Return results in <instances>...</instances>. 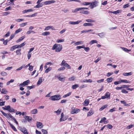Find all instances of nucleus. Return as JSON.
<instances>
[{"label":"nucleus","instance_id":"10","mask_svg":"<svg viewBox=\"0 0 134 134\" xmlns=\"http://www.w3.org/2000/svg\"><path fill=\"white\" fill-rule=\"evenodd\" d=\"M106 119V118L105 117H103L102 118L101 120L99 121L100 123H102L103 122L104 124H106L108 122V120L105 121Z\"/></svg>","mask_w":134,"mask_h":134},{"label":"nucleus","instance_id":"49","mask_svg":"<svg viewBox=\"0 0 134 134\" xmlns=\"http://www.w3.org/2000/svg\"><path fill=\"white\" fill-rule=\"evenodd\" d=\"M64 39H58L56 41L58 43H60L63 42L64 41Z\"/></svg>","mask_w":134,"mask_h":134},{"label":"nucleus","instance_id":"56","mask_svg":"<svg viewBox=\"0 0 134 134\" xmlns=\"http://www.w3.org/2000/svg\"><path fill=\"white\" fill-rule=\"evenodd\" d=\"M26 44V43L25 42H24L21 43L19 45L20 48H21L23 47V46H25Z\"/></svg>","mask_w":134,"mask_h":134},{"label":"nucleus","instance_id":"18","mask_svg":"<svg viewBox=\"0 0 134 134\" xmlns=\"http://www.w3.org/2000/svg\"><path fill=\"white\" fill-rule=\"evenodd\" d=\"M80 13L82 14H87L89 13V12L87 10H81L80 12Z\"/></svg>","mask_w":134,"mask_h":134},{"label":"nucleus","instance_id":"25","mask_svg":"<svg viewBox=\"0 0 134 134\" xmlns=\"http://www.w3.org/2000/svg\"><path fill=\"white\" fill-rule=\"evenodd\" d=\"M43 5L42 3H38L35 6L34 8H39L40 7H42Z\"/></svg>","mask_w":134,"mask_h":134},{"label":"nucleus","instance_id":"12","mask_svg":"<svg viewBox=\"0 0 134 134\" xmlns=\"http://www.w3.org/2000/svg\"><path fill=\"white\" fill-rule=\"evenodd\" d=\"M36 125L37 127L40 129L42 128L43 127L42 123L40 122H37Z\"/></svg>","mask_w":134,"mask_h":134},{"label":"nucleus","instance_id":"19","mask_svg":"<svg viewBox=\"0 0 134 134\" xmlns=\"http://www.w3.org/2000/svg\"><path fill=\"white\" fill-rule=\"evenodd\" d=\"M26 120H27L28 121L30 122L32 120L31 117H30L27 116H25L24 117Z\"/></svg>","mask_w":134,"mask_h":134},{"label":"nucleus","instance_id":"46","mask_svg":"<svg viewBox=\"0 0 134 134\" xmlns=\"http://www.w3.org/2000/svg\"><path fill=\"white\" fill-rule=\"evenodd\" d=\"M51 69L52 68L49 67L46 70L45 72L46 73H48L51 70Z\"/></svg>","mask_w":134,"mask_h":134},{"label":"nucleus","instance_id":"27","mask_svg":"<svg viewBox=\"0 0 134 134\" xmlns=\"http://www.w3.org/2000/svg\"><path fill=\"white\" fill-rule=\"evenodd\" d=\"M93 31V30L92 29H90V30H83L82 31H81V33H82L84 32H91V31Z\"/></svg>","mask_w":134,"mask_h":134},{"label":"nucleus","instance_id":"40","mask_svg":"<svg viewBox=\"0 0 134 134\" xmlns=\"http://www.w3.org/2000/svg\"><path fill=\"white\" fill-rule=\"evenodd\" d=\"M122 11L121 10H118L116 11H114V14H117L121 13Z\"/></svg>","mask_w":134,"mask_h":134},{"label":"nucleus","instance_id":"28","mask_svg":"<svg viewBox=\"0 0 134 134\" xmlns=\"http://www.w3.org/2000/svg\"><path fill=\"white\" fill-rule=\"evenodd\" d=\"M61 117L60 119V122H61L62 121H65L66 120V119H62L64 116V114L63 113H61Z\"/></svg>","mask_w":134,"mask_h":134},{"label":"nucleus","instance_id":"59","mask_svg":"<svg viewBox=\"0 0 134 134\" xmlns=\"http://www.w3.org/2000/svg\"><path fill=\"white\" fill-rule=\"evenodd\" d=\"M12 8L11 6H9L8 7H7L5 8V11H7L9 10H10L12 9Z\"/></svg>","mask_w":134,"mask_h":134},{"label":"nucleus","instance_id":"37","mask_svg":"<svg viewBox=\"0 0 134 134\" xmlns=\"http://www.w3.org/2000/svg\"><path fill=\"white\" fill-rule=\"evenodd\" d=\"M97 41L96 40H92L89 43V44L90 45H92V44L96 43H97Z\"/></svg>","mask_w":134,"mask_h":134},{"label":"nucleus","instance_id":"35","mask_svg":"<svg viewBox=\"0 0 134 134\" xmlns=\"http://www.w3.org/2000/svg\"><path fill=\"white\" fill-rule=\"evenodd\" d=\"M121 48L122 49L123 51H125V52H128L130 51H131V50L128 49L127 48H124V47H121Z\"/></svg>","mask_w":134,"mask_h":134},{"label":"nucleus","instance_id":"26","mask_svg":"<svg viewBox=\"0 0 134 134\" xmlns=\"http://www.w3.org/2000/svg\"><path fill=\"white\" fill-rule=\"evenodd\" d=\"M132 72H130L128 73L124 72L123 73V75L125 76H127L129 75H132Z\"/></svg>","mask_w":134,"mask_h":134},{"label":"nucleus","instance_id":"29","mask_svg":"<svg viewBox=\"0 0 134 134\" xmlns=\"http://www.w3.org/2000/svg\"><path fill=\"white\" fill-rule=\"evenodd\" d=\"M81 10L80 8H76L74 10H73L72 12L74 13H76L77 11Z\"/></svg>","mask_w":134,"mask_h":134},{"label":"nucleus","instance_id":"51","mask_svg":"<svg viewBox=\"0 0 134 134\" xmlns=\"http://www.w3.org/2000/svg\"><path fill=\"white\" fill-rule=\"evenodd\" d=\"M79 87V86L78 84H75L72 86V88L73 89H75L76 88L78 87Z\"/></svg>","mask_w":134,"mask_h":134},{"label":"nucleus","instance_id":"60","mask_svg":"<svg viewBox=\"0 0 134 134\" xmlns=\"http://www.w3.org/2000/svg\"><path fill=\"white\" fill-rule=\"evenodd\" d=\"M42 82V79L40 77L39 79L37 84H41Z\"/></svg>","mask_w":134,"mask_h":134},{"label":"nucleus","instance_id":"30","mask_svg":"<svg viewBox=\"0 0 134 134\" xmlns=\"http://www.w3.org/2000/svg\"><path fill=\"white\" fill-rule=\"evenodd\" d=\"M5 107H3L2 108L4 110H7L8 111L9 110L10 108V105H8L5 106Z\"/></svg>","mask_w":134,"mask_h":134},{"label":"nucleus","instance_id":"11","mask_svg":"<svg viewBox=\"0 0 134 134\" xmlns=\"http://www.w3.org/2000/svg\"><path fill=\"white\" fill-rule=\"evenodd\" d=\"M20 130L24 134H28V132H27V130L25 128L23 127L21 128Z\"/></svg>","mask_w":134,"mask_h":134},{"label":"nucleus","instance_id":"13","mask_svg":"<svg viewBox=\"0 0 134 134\" xmlns=\"http://www.w3.org/2000/svg\"><path fill=\"white\" fill-rule=\"evenodd\" d=\"M92 81L91 79H88V80H86V79H84L83 80H82L81 81V82H90L91 83L92 82Z\"/></svg>","mask_w":134,"mask_h":134},{"label":"nucleus","instance_id":"45","mask_svg":"<svg viewBox=\"0 0 134 134\" xmlns=\"http://www.w3.org/2000/svg\"><path fill=\"white\" fill-rule=\"evenodd\" d=\"M8 92L5 89H2V91H1V93L2 94H6Z\"/></svg>","mask_w":134,"mask_h":134},{"label":"nucleus","instance_id":"42","mask_svg":"<svg viewBox=\"0 0 134 134\" xmlns=\"http://www.w3.org/2000/svg\"><path fill=\"white\" fill-rule=\"evenodd\" d=\"M113 79L112 77H110L107 78V82L108 83H109L111 82L112 81Z\"/></svg>","mask_w":134,"mask_h":134},{"label":"nucleus","instance_id":"21","mask_svg":"<svg viewBox=\"0 0 134 134\" xmlns=\"http://www.w3.org/2000/svg\"><path fill=\"white\" fill-rule=\"evenodd\" d=\"M9 124L10 125V126L11 127L12 129L13 130L15 131H17V130L15 127L13 125H12L10 122H9Z\"/></svg>","mask_w":134,"mask_h":134},{"label":"nucleus","instance_id":"7","mask_svg":"<svg viewBox=\"0 0 134 134\" xmlns=\"http://www.w3.org/2000/svg\"><path fill=\"white\" fill-rule=\"evenodd\" d=\"M80 110L78 108H75L72 109L71 112V113L72 114H76L79 112Z\"/></svg>","mask_w":134,"mask_h":134},{"label":"nucleus","instance_id":"6","mask_svg":"<svg viewBox=\"0 0 134 134\" xmlns=\"http://www.w3.org/2000/svg\"><path fill=\"white\" fill-rule=\"evenodd\" d=\"M130 83V82H129L127 80H120L119 81H115L114 82V84H119L120 83Z\"/></svg>","mask_w":134,"mask_h":134},{"label":"nucleus","instance_id":"62","mask_svg":"<svg viewBox=\"0 0 134 134\" xmlns=\"http://www.w3.org/2000/svg\"><path fill=\"white\" fill-rule=\"evenodd\" d=\"M133 125H130L127 126V129H130L132 128L133 127Z\"/></svg>","mask_w":134,"mask_h":134},{"label":"nucleus","instance_id":"9","mask_svg":"<svg viewBox=\"0 0 134 134\" xmlns=\"http://www.w3.org/2000/svg\"><path fill=\"white\" fill-rule=\"evenodd\" d=\"M81 22L82 21L81 20H78L77 21L75 22L70 21L69 22V23L71 25H75L77 24H79V23Z\"/></svg>","mask_w":134,"mask_h":134},{"label":"nucleus","instance_id":"41","mask_svg":"<svg viewBox=\"0 0 134 134\" xmlns=\"http://www.w3.org/2000/svg\"><path fill=\"white\" fill-rule=\"evenodd\" d=\"M22 29L19 28L17 30H16L15 32V34H16L20 32L21 31H22Z\"/></svg>","mask_w":134,"mask_h":134},{"label":"nucleus","instance_id":"15","mask_svg":"<svg viewBox=\"0 0 134 134\" xmlns=\"http://www.w3.org/2000/svg\"><path fill=\"white\" fill-rule=\"evenodd\" d=\"M89 100L88 99H86L83 103V104L84 106H87L89 103Z\"/></svg>","mask_w":134,"mask_h":134},{"label":"nucleus","instance_id":"43","mask_svg":"<svg viewBox=\"0 0 134 134\" xmlns=\"http://www.w3.org/2000/svg\"><path fill=\"white\" fill-rule=\"evenodd\" d=\"M83 48L84 49V50L86 51L87 52L90 49V48L89 47H85L84 46V45H83Z\"/></svg>","mask_w":134,"mask_h":134},{"label":"nucleus","instance_id":"50","mask_svg":"<svg viewBox=\"0 0 134 134\" xmlns=\"http://www.w3.org/2000/svg\"><path fill=\"white\" fill-rule=\"evenodd\" d=\"M10 112H15V110L12 108H10L8 110Z\"/></svg>","mask_w":134,"mask_h":134},{"label":"nucleus","instance_id":"54","mask_svg":"<svg viewBox=\"0 0 134 134\" xmlns=\"http://www.w3.org/2000/svg\"><path fill=\"white\" fill-rule=\"evenodd\" d=\"M67 1L69 2L71 1H75L79 3L81 2V1L79 0H67Z\"/></svg>","mask_w":134,"mask_h":134},{"label":"nucleus","instance_id":"57","mask_svg":"<svg viewBox=\"0 0 134 134\" xmlns=\"http://www.w3.org/2000/svg\"><path fill=\"white\" fill-rule=\"evenodd\" d=\"M113 126L110 124H108L107 125V127L110 129H111L113 128Z\"/></svg>","mask_w":134,"mask_h":134},{"label":"nucleus","instance_id":"14","mask_svg":"<svg viewBox=\"0 0 134 134\" xmlns=\"http://www.w3.org/2000/svg\"><path fill=\"white\" fill-rule=\"evenodd\" d=\"M96 35H98L100 37L103 38L104 37L105 33L104 32H102L100 33H97L96 34Z\"/></svg>","mask_w":134,"mask_h":134},{"label":"nucleus","instance_id":"64","mask_svg":"<svg viewBox=\"0 0 134 134\" xmlns=\"http://www.w3.org/2000/svg\"><path fill=\"white\" fill-rule=\"evenodd\" d=\"M65 68L64 67H62L59 68L58 69V71L63 70L65 69Z\"/></svg>","mask_w":134,"mask_h":134},{"label":"nucleus","instance_id":"44","mask_svg":"<svg viewBox=\"0 0 134 134\" xmlns=\"http://www.w3.org/2000/svg\"><path fill=\"white\" fill-rule=\"evenodd\" d=\"M21 51V49H18L16 50V54L17 55H19L21 54V53L20 52Z\"/></svg>","mask_w":134,"mask_h":134},{"label":"nucleus","instance_id":"24","mask_svg":"<svg viewBox=\"0 0 134 134\" xmlns=\"http://www.w3.org/2000/svg\"><path fill=\"white\" fill-rule=\"evenodd\" d=\"M93 24L91 23H85L83 24V26H93Z\"/></svg>","mask_w":134,"mask_h":134},{"label":"nucleus","instance_id":"32","mask_svg":"<svg viewBox=\"0 0 134 134\" xmlns=\"http://www.w3.org/2000/svg\"><path fill=\"white\" fill-rule=\"evenodd\" d=\"M86 21L87 22L91 23H94L95 22V20L91 19H87L86 20Z\"/></svg>","mask_w":134,"mask_h":134},{"label":"nucleus","instance_id":"47","mask_svg":"<svg viewBox=\"0 0 134 134\" xmlns=\"http://www.w3.org/2000/svg\"><path fill=\"white\" fill-rule=\"evenodd\" d=\"M71 92H69V93L66 94H65L63 96V98H65L67 97H68V96H69L70 95H71Z\"/></svg>","mask_w":134,"mask_h":134},{"label":"nucleus","instance_id":"16","mask_svg":"<svg viewBox=\"0 0 134 134\" xmlns=\"http://www.w3.org/2000/svg\"><path fill=\"white\" fill-rule=\"evenodd\" d=\"M25 37V36L24 35L20 38L18 40L16 41V43H18L22 41Z\"/></svg>","mask_w":134,"mask_h":134},{"label":"nucleus","instance_id":"4","mask_svg":"<svg viewBox=\"0 0 134 134\" xmlns=\"http://www.w3.org/2000/svg\"><path fill=\"white\" fill-rule=\"evenodd\" d=\"M60 96L59 94H57L51 96L50 98L51 100H58L60 99Z\"/></svg>","mask_w":134,"mask_h":134},{"label":"nucleus","instance_id":"36","mask_svg":"<svg viewBox=\"0 0 134 134\" xmlns=\"http://www.w3.org/2000/svg\"><path fill=\"white\" fill-rule=\"evenodd\" d=\"M50 33L48 31H46L42 33V35L43 36H46L50 34Z\"/></svg>","mask_w":134,"mask_h":134},{"label":"nucleus","instance_id":"61","mask_svg":"<svg viewBox=\"0 0 134 134\" xmlns=\"http://www.w3.org/2000/svg\"><path fill=\"white\" fill-rule=\"evenodd\" d=\"M116 108H114L112 109H110L109 111V112H112L115 110Z\"/></svg>","mask_w":134,"mask_h":134},{"label":"nucleus","instance_id":"3","mask_svg":"<svg viewBox=\"0 0 134 134\" xmlns=\"http://www.w3.org/2000/svg\"><path fill=\"white\" fill-rule=\"evenodd\" d=\"M98 2L96 0L92 2H90V8L91 9L93 8L94 7H96L98 5Z\"/></svg>","mask_w":134,"mask_h":134},{"label":"nucleus","instance_id":"38","mask_svg":"<svg viewBox=\"0 0 134 134\" xmlns=\"http://www.w3.org/2000/svg\"><path fill=\"white\" fill-rule=\"evenodd\" d=\"M58 77L59 80L62 81H63L65 80V78L61 77L59 76H58Z\"/></svg>","mask_w":134,"mask_h":134},{"label":"nucleus","instance_id":"39","mask_svg":"<svg viewBox=\"0 0 134 134\" xmlns=\"http://www.w3.org/2000/svg\"><path fill=\"white\" fill-rule=\"evenodd\" d=\"M108 105H104L99 110L100 111L103 110L104 109L107 107Z\"/></svg>","mask_w":134,"mask_h":134},{"label":"nucleus","instance_id":"1","mask_svg":"<svg viewBox=\"0 0 134 134\" xmlns=\"http://www.w3.org/2000/svg\"><path fill=\"white\" fill-rule=\"evenodd\" d=\"M52 49V50H55L56 52H59L62 50V46L61 44L55 43L53 46Z\"/></svg>","mask_w":134,"mask_h":134},{"label":"nucleus","instance_id":"20","mask_svg":"<svg viewBox=\"0 0 134 134\" xmlns=\"http://www.w3.org/2000/svg\"><path fill=\"white\" fill-rule=\"evenodd\" d=\"M33 10L32 9H30L27 10H23L22 11V13H27L28 12H30L33 11Z\"/></svg>","mask_w":134,"mask_h":134},{"label":"nucleus","instance_id":"17","mask_svg":"<svg viewBox=\"0 0 134 134\" xmlns=\"http://www.w3.org/2000/svg\"><path fill=\"white\" fill-rule=\"evenodd\" d=\"M1 112L2 114L3 115L6 117L7 118H9V113H6L4 112L3 111H1Z\"/></svg>","mask_w":134,"mask_h":134},{"label":"nucleus","instance_id":"63","mask_svg":"<svg viewBox=\"0 0 134 134\" xmlns=\"http://www.w3.org/2000/svg\"><path fill=\"white\" fill-rule=\"evenodd\" d=\"M27 23H24L21 24L20 25V26L21 27H23L25 26L27 24Z\"/></svg>","mask_w":134,"mask_h":134},{"label":"nucleus","instance_id":"23","mask_svg":"<svg viewBox=\"0 0 134 134\" xmlns=\"http://www.w3.org/2000/svg\"><path fill=\"white\" fill-rule=\"evenodd\" d=\"M81 4L82 5L84 6H87L89 5L90 4V2H84L81 3Z\"/></svg>","mask_w":134,"mask_h":134},{"label":"nucleus","instance_id":"55","mask_svg":"<svg viewBox=\"0 0 134 134\" xmlns=\"http://www.w3.org/2000/svg\"><path fill=\"white\" fill-rule=\"evenodd\" d=\"M42 131L43 134H47L48 132L46 130L42 129L41 130Z\"/></svg>","mask_w":134,"mask_h":134},{"label":"nucleus","instance_id":"5","mask_svg":"<svg viewBox=\"0 0 134 134\" xmlns=\"http://www.w3.org/2000/svg\"><path fill=\"white\" fill-rule=\"evenodd\" d=\"M110 94L109 92H107L105 94L104 96L101 97V98L102 99H104L106 98L109 99L110 98Z\"/></svg>","mask_w":134,"mask_h":134},{"label":"nucleus","instance_id":"33","mask_svg":"<svg viewBox=\"0 0 134 134\" xmlns=\"http://www.w3.org/2000/svg\"><path fill=\"white\" fill-rule=\"evenodd\" d=\"M37 14V13H35L34 14H32L31 15H27L25 16L31 17H33L35 16Z\"/></svg>","mask_w":134,"mask_h":134},{"label":"nucleus","instance_id":"48","mask_svg":"<svg viewBox=\"0 0 134 134\" xmlns=\"http://www.w3.org/2000/svg\"><path fill=\"white\" fill-rule=\"evenodd\" d=\"M76 78L75 76H73L69 78V80L70 81H72L75 80Z\"/></svg>","mask_w":134,"mask_h":134},{"label":"nucleus","instance_id":"22","mask_svg":"<svg viewBox=\"0 0 134 134\" xmlns=\"http://www.w3.org/2000/svg\"><path fill=\"white\" fill-rule=\"evenodd\" d=\"M92 110H91L89 112L87 113V116H90L92 115L94 113L93 111Z\"/></svg>","mask_w":134,"mask_h":134},{"label":"nucleus","instance_id":"34","mask_svg":"<svg viewBox=\"0 0 134 134\" xmlns=\"http://www.w3.org/2000/svg\"><path fill=\"white\" fill-rule=\"evenodd\" d=\"M31 114H36L37 113V109H34L31 111Z\"/></svg>","mask_w":134,"mask_h":134},{"label":"nucleus","instance_id":"52","mask_svg":"<svg viewBox=\"0 0 134 134\" xmlns=\"http://www.w3.org/2000/svg\"><path fill=\"white\" fill-rule=\"evenodd\" d=\"M15 34L14 33V34H12L10 37V39L9 40H10L13 39L15 36Z\"/></svg>","mask_w":134,"mask_h":134},{"label":"nucleus","instance_id":"8","mask_svg":"<svg viewBox=\"0 0 134 134\" xmlns=\"http://www.w3.org/2000/svg\"><path fill=\"white\" fill-rule=\"evenodd\" d=\"M55 2V1L54 0H52L50 1H46L44 2L43 3L44 5L50 4L52 3H54Z\"/></svg>","mask_w":134,"mask_h":134},{"label":"nucleus","instance_id":"2","mask_svg":"<svg viewBox=\"0 0 134 134\" xmlns=\"http://www.w3.org/2000/svg\"><path fill=\"white\" fill-rule=\"evenodd\" d=\"M60 65L62 66H63V67H65L68 69H71V66L68 64L64 60H63L61 64Z\"/></svg>","mask_w":134,"mask_h":134},{"label":"nucleus","instance_id":"58","mask_svg":"<svg viewBox=\"0 0 134 134\" xmlns=\"http://www.w3.org/2000/svg\"><path fill=\"white\" fill-rule=\"evenodd\" d=\"M9 41V40H4L3 42V44L5 45H6L7 44L8 42Z\"/></svg>","mask_w":134,"mask_h":134},{"label":"nucleus","instance_id":"31","mask_svg":"<svg viewBox=\"0 0 134 134\" xmlns=\"http://www.w3.org/2000/svg\"><path fill=\"white\" fill-rule=\"evenodd\" d=\"M83 42L82 41H77L76 43H75L74 44L75 45H79L80 44H83Z\"/></svg>","mask_w":134,"mask_h":134},{"label":"nucleus","instance_id":"53","mask_svg":"<svg viewBox=\"0 0 134 134\" xmlns=\"http://www.w3.org/2000/svg\"><path fill=\"white\" fill-rule=\"evenodd\" d=\"M1 74L3 76H6L7 75V73L6 72L4 71H2L1 73Z\"/></svg>","mask_w":134,"mask_h":134}]
</instances>
